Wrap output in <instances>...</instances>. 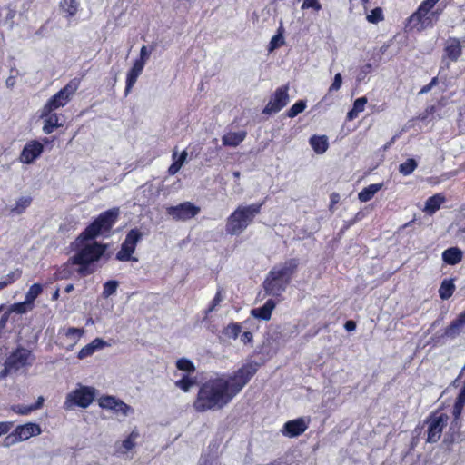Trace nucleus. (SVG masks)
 I'll return each mask as SVG.
<instances>
[{"instance_id": "nucleus-1", "label": "nucleus", "mask_w": 465, "mask_h": 465, "mask_svg": "<svg viewBox=\"0 0 465 465\" xmlns=\"http://www.w3.org/2000/svg\"><path fill=\"white\" fill-rule=\"evenodd\" d=\"M260 364L256 361L244 363L232 375L224 378L218 376L203 382L193 401L197 413L223 410L256 374Z\"/></svg>"}, {"instance_id": "nucleus-2", "label": "nucleus", "mask_w": 465, "mask_h": 465, "mask_svg": "<svg viewBox=\"0 0 465 465\" xmlns=\"http://www.w3.org/2000/svg\"><path fill=\"white\" fill-rule=\"evenodd\" d=\"M299 264V259L291 258L283 263L273 266L262 283L265 295L272 296L280 301L296 274Z\"/></svg>"}, {"instance_id": "nucleus-3", "label": "nucleus", "mask_w": 465, "mask_h": 465, "mask_svg": "<svg viewBox=\"0 0 465 465\" xmlns=\"http://www.w3.org/2000/svg\"><path fill=\"white\" fill-rule=\"evenodd\" d=\"M265 201L238 206L227 218L225 231L230 235L241 234L259 214Z\"/></svg>"}, {"instance_id": "nucleus-4", "label": "nucleus", "mask_w": 465, "mask_h": 465, "mask_svg": "<svg viewBox=\"0 0 465 465\" xmlns=\"http://www.w3.org/2000/svg\"><path fill=\"white\" fill-rule=\"evenodd\" d=\"M119 209L112 208L101 213L86 228L77 236L78 244L95 239L103 233L109 232L118 220Z\"/></svg>"}, {"instance_id": "nucleus-5", "label": "nucleus", "mask_w": 465, "mask_h": 465, "mask_svg": "<svg viewBox=\"0 0 465 465\" xmlns=\"http://www.w3.org/2000/svg\"><path fill=\"white\" fill-rule=\"evenodd\" d=\"M441 14V11L437 9L432 11L422 2L420 4L415 12H413L404 23V31L410 32H422L427 28H432Z\"/></svg>"}, {"instance_id": "nucleus-6", "label": "nucleus", "mask_w": 465, "mask_h": 465, "mask_svg": "<svg viewBox=\"0 0 465 465\" xmlns=\"http://www.w3.org/2000/svg\"><path fill=\"white\" fill-rule=\"evenodd\" d=\"M84 242L77 244L79 247L76 252L68 260L70 264H84L98 262L104 255L106 246L98 242H93L83 245Z\"/></svg>"}, {"instance_id": "nucleus-7", "label": "nucleus", "mask_w": 465, "mask_h": 465, "mask_svg": "<svg viewBox=\"0 0 465 465\" xmlns=\"http://www.w3.org/2000/svg\"><path fill=\"white\" fill-rule=\"evenodd\" d=\"M449 421V416L436 410L430 412L424 420V424L427 426L426 442L436 443L442 435L443 430L446 428Z\"/></svg>"}, {"instance_id": "nucleus-8", "label": "nucleus", "mask_w": 465, "mask_h": 465, "mask_svg": "<svg viewBox=\"0 0 465 465\" xmlns=\"http://www.w3.org/2000/svg\"><path fill=\"white\" fill-rule=\"evenodd\" d=\"M80 82L79 78H73L56 94L52 95L44 104L46 111L49 113L50 111H56L57 109L65 106L78 90Z\"/></svg>"}, {"instance_id": "nucleus-9", "label": "nucleus", "mask_w": 465, "mask_h": 465, "mask_svg": "<svg viewBox=\"0 0 465 465\" xmlns=\"http://www.w3.org/2000/svg\"><path fill=\"white\" fill-rule=\"evenodd\" d=\"M95 398V389L89 386H81L66 395L64 402L65 410H71L77 406L83 409L87 408Z\"/></svg>"}, {"instance_id": "nucleus-10", "label": "nucleus", "mask_w": 465, "mask_h": 465, "mask_svg": "<svg viewBox=\"0 0 465 465\" xmlns=\"http://www.w3.org/2000/svg\"><path fill=\"white\" fill-rule=\"evenodd\" d=\"M143 233L137 228L131 229L121 245V249L116 253V259L121 262H137V258L133 254L135 251L137 243L142 240Z\"/></svg>"}, {"instance_id": "nucleus-11", "label": "nucleus", "mask_w": 465, "mask_h": 465, "mask_svg": "<svg viewBox=\"0 0 465 465\" xmlns=\"http://www.w3.org/2000/svg\"><path fill=\"white\" fill-rule=\"evenodd\" d=\"M289 89V84L278 87L272 94L269 102L262 110V114L272 115L284 108L290 100Z\"/></svg>"}, {"instance_id": "nucleus-12", "label": "nucleus", "mask_w": 465, "mask_h": 465, "mask_svg": "<svg viewBox=\"0 0 465 465\" xmlns=\"http://www.w3.org/2000/svg\"><path fill=\"white\" fill-rule=\"evenodd\" d=\"M201 209L191 202L166 208V213L175 221H188L199 214Z\"/></svg>"}, {"instance_id": "nucleus-13", "label": "nucleus", "mask_w": 465, "mask_h": 465, "mask_svg": "<svg viewBox=\"0 0 465 465\" xmlns=\"http://www.w3.org/2000/svg\"><path fill=\"white\" fill-rule=\"evenodd\" d=\"M44 152V145L38 140H30L22 149L19 161L25 164L33 163Z\"/></svg>"}, {"instance_id": "nucleus-14", "label": "nucleus", "mask_w": 465, "mask_h": 465, "mask_svg": "<svg viewBox=\"0 0 465 465\" xmlns=\"http://www.w3.org/2000/svg\"><path fill=\"white\" fill-rule=\"evenodd\" d=\"M62 114H57L55 111H46L45 107H42L40 110L39 117L43 119V132L45 134H50L59 127L63 126V123L60 122Z\"/></svg>"}, {"instance_id": "nucleus-15", "label": "nucleus", "mask_w": 465, "mask_h": 465, "mask_svg": "<svg viewBox=\"0 0 465 465\" xmlns=\"http://www.w3.org/2000/svg\"><path fill=\"white\" fill-rule=\"evenodd\" d=\"M98 404L102 409L113 410L115 412H121L124 416L132 411L131 406L114 396H102L98 400Z\"/></svg>"}, {"instance_id": "nucleus-16", "label": "nucleus", "mask_w": 465, "mask_h": 465, "mask_svg": "<svg viewBox=\"0 0 465 465\" xmlns=\"http://www.w3.org/2000/svg\"><path fill=\"white\" fill-rule=\"evenodd\" d=\"M309 427V421L304 418H297L284 423L282 432L289 438H295L302 435Z\"/></svg>"}, {"instance_id": "nucleus-17", "label": "nucleus", "mask_w": 465, "mask_h": 465, "mask_svg": "<svg viewBox=\"0 0 465 465\" xmlns=\"http://www.w3.org/2000/svg\"><path fill=\"white\" fill-rule=\"evenodd\" d=\"M31 355V351L25 348H17L14 351L9 357L5 360L8 368H13L15 371L26 366L28 364V359Z\"/></svg>"}, {"instance_id": "nucleus-18", "label": "nucleus", "mask_w": 465, "mask_h": 465, "mask_svg": "<svg viewBox=\"0 0 465 465\" xmlns=\"http://www.w3.org/2000/svg\"><path fill=\"white\" fill-rule=\"evenodd\" d=\"M462 55V45L457 37H449L443 48V59L457 62Z\"/></svg>"}, {"instance_id": "nucleus-19", "label": "nucleus", "mask_w": 465, "mask_h": 465, "mask_svg": "<svg viewBox=\"0 0 465 465\" xmlns=\"http://www.w3.org/2000/svg\"><path fill=\"white\" fill-rule=\"evenodd\" d=\"M465 328V310L458 314V316L450 322L444 329L441 338L454 339L459 336Z\"/></svg>"}, {"instance_id": "nucleus-20", "label": "nucleus", "mask_w": 465, "mask_h": 465, "mask_svg": "<svg viewBox=\"0 0 465 465\" xmlns=\"http://www.w3.org/2000/svg\"><path fill=\"white\" fill-rule=\"evenodd\" d=\"M42 433V429L39 424L34 422H27L23 425H18L14 430V435H17L20 441L26 440L33 436H38Z\"/></svg>"}, {"instance_id": "nucleus-21", "label": "nucleus", "mask_w": 465, "mask_h": 465, "mask_svg": "<svg viewBox=\"0 0 465 465\" xmlns=\"http://www.w3.org/2000/svg\"><path fill=\"white\" fill-rule=\"evenodd\" d=\"M465 407V395L459 392L453 408H452V421L450 423V430L457 429L460 430L462 426L461 415Z\"/></svg>"}, {"instance_id": "nucleus-22", "label": "nucleus", "mask_w": 465, "mask_h": 465, "mask_svg": "<svg viewBox=\"0 0 465 465\" xmlns=\"http://www.w3.org/2000/svg\"><path fill=\"white\" fill-rule=\"evenodd\" d=\"M16 15V5L13 3L0 5V26L12 29L15 25V17Z\"/></svg>"}, {"instance_id": "nucleus-23", "label": "nucleus", "mask_w": 465, "mask_h": 465, "mask_svg": "<svg viewBox=\"0 0 465 465\" xmlns=\"http://www.w3.org/2000/svg\"><path fill=\"white\" fill-rule=\"evenodd\" d=\"M276 304L277 302L275 300L268 299L262 307L252 309L251 314L256 319L269 321Z\"/></svg>"}, {"instance_id": "nucleus-24", "label": "nucleus", "mask_w": 465, "mask_h": 465, "mask_svg": "<svg viewBox=\"0 0 465 465\" xmlns=\"http://www.w3.org/2000/svg\"><path fill=\"white\" fill-rule=\"evenodd\" d=\"M143 66L142 65V63H134L133 64V66L131 69L127 72L126 75V85L124 89V95L127 96L128 94L131 92L132 88L135 84L138 77L141 75V74L143 71Z\"/></svg>"}, {"instance_id": "nucleus-25", "label": "nucleus", "mask_w": 465, "mask_h": 465, "mask_svg": "<svg viewBox=\"0 0 465 465\" xmlns=\"http://www.w3.org/2000/svg\"><path fill=\"white\" fill-rule=\"evenodd\" d=\"M441 258L444 263L454 266L463 259V252L459 247H450L443 251Z\"/></svg>"}, {"instance_id": "nucleus-26", "label": "nucleus", "mask_w": 465, "mask_h": 465, "mask_svg": "<svg viewBox=\"0 0 465 465\" xmlns=\"http://www.w3.org/2000/svg\"><path fill=\"white\" fill-rule=\"evenodd\" d=\"M309 143L317 154L324 153L329 148L328 137L326 135H312Z\"/></svg>"}, {"instance_id": "nucleus-27", "label": "nucleus", "mask_w": 465, "mask_h": 465, "mask_svg": "<svg viewBox=\"0 0 465 465\" xmlns=\"http://www.w3.org/2000/svg\"><path fill=\"white\" fill-rule=\"evenodd\" d=\"M445 201L446 198L442 193H436L426 200L424 211L429 214H433Z\"/></svg>"}, {"instance_id": "nucleus-28", "label": "nucleus", "mask_w": 465, "mask_h": 465, "mask_svg": "<svg viewBox=\"0 0 465 465\" xmlns=\"http://www.w3.org/2000/svg\"><path fill=\"white\" fill-rule=\"evenodd\" d=\"M245 131L230 132L224 134L222 138L224 146H238L246 137Z\"/></svg>"}, {"instance_id": "nucleus-29", "label": "nucleus", "mask_w": 465, "mask_h": 465, "mask_svg": "<svg viewBox=\"0 0 465 465\" xmlns=\"http://www.w3.org/2000/svg\"><path fill=\"white\" fill-rule=\"evenodd\" d=\"M383 183H371L368 185L367 187L363 188L359 193H358V199L361 203H366L370 200H371L374 195L382 188Z\"/></svg>"}, {"instance_id": "nucleus-30", "label": "nucleus", "mask_w": 465, "mask_h": 465, "mask_svg": "<svg viewBox=\"0 0 465 465\" xmlns=\"http://www.w3.org/2000/svg\"><path fill=\"white\" fill-rule=\"evenodd\" d=\"M454 281H455L454 278H450V279H444L441 282L440 286L439 288V295H440V299L448 300L453 295V293L456 290Z\"/></svg>"}, {"instance_id": "nucleus-31", "label": "nucleus", "mask_w": 465, "mask_h": 465, "mask_svg": "<svg viewBox=\"0 0 465 465\" xmlns=\"http://www.w3.org/2000/svg\"><path fill=\"white\" fill-rule=\"evenodd\" d=\"M80 4L77 0H62L60 2V8L64 12L66 18L74 16L79 10Z\"/></svg>"}, {"instance_id": "nucleus-32", "label": "nucleus", "mask_w": 465, "mask_h": 465, "mask_svg": "<svg viewBox=\"0 0 465 465\" xmlns=\"http://www.w3.org/2000/svg\"><path fill=\"white\" fill-rule=\"evenodd\" d=\"M195 384L196 377L189 374H184L180 380L174 381L175 387L179 388L183 392H188Z\"/></svg>"}, {"instance_id": "nucleus-33", "label": "nucleus", "mask_w": 465, "mask_h": 465, "mask_svg": "<svg viewBox=\"0 0 465 465\" xmlns=\"http://www.w3.org/2000/svg\"><path fill=\"white\" fill-rule=\"evenodd\" d=\"M32 197L30 196H25L19 198L15 206L11 208L10 213H15V214H21L25 212V210L31 205L32 203Z\"/></svg>"}, {"instance_id": "nucleus-34", "label": "nucleus", "mask_w": 465, "mask_h": 465, "mask_svg": "<svg viewBox=\"0 0 465 465\" xmlns=\"http://www.w3.org/2000/svg\"><path fill=\"white\" fill-rule=\"evenodd\" d=\"M242 331V326L239 322H231L223 330V334L230 339L236 340Z\"/></svg>"}, {"instance_id": "nucleus-35", "label": "nucleus", "mask_w": 465, "mask_h": 465, "mask_svg": "<svg viewBox=\"0 0 465 465\" xmlns=\"http://www.w3.org/2000/svg\"><path fill=\"white\" fill-rule=\"evenodd\" d=\"M32 308L33 306L29 302H26V301L25 300L24 302L11 304L6 311L7 312H9L10 315L13 312L24 314L26 313L28 311L32 310Z\"/></svg>"}, {"instance_id": "nucleus-36", "label": "nucleus", "mask_w": 465, "mask_h": 465, "mask_svg": "<svg viewBox=\"0 0 465 465\" xmlns=\"http://www.w3.org/2000/svg\"><path fill=\"white\" fill-rule=\"evenodd\" d=\"M22 270L17 268L13 272H9L6 276H5L4 280L0 281V290L7 287L8 285L14 283L22 276Z\"/></svg>"}, {"instance_id": "nucleus-37", "label": "nucleus", "mask_w": 465, "mask_h": 465, "mask_svg": "<svg viewBox=\"0 0 465 465\" xmlns=\"http://www.w3.org/2000/svg\"><path fill=\"white\" fill-rule=\"evenodd\" d=\"M43 286L40 283H34L30 286L28 292L25 294V301L34 306V302L42 293Z\"/></svg>"}, {"instance_id": "nucleus-38", "label": "nucleus", "mask_w": 465, "mask_h": 465, "mask_svg": "<svg viewBox=\"0 0 465 465\" xmlns=\"http://www.w3.org/2000/svg\"><path fill=\"white\" fill-rule=\"evenodd\" d=\"M418 163L413 158L407 159L404 163L399 165V172L404 175L411 174L414 170L417 168Z\"/></svg>"}, {"instance_id": "nucleus-39", "label": "nucleus", "mask_w": 465, "mask_h": 465, "mask_svg": "<svg viewBox=\"0 0 465 465\" xmlns=\"http://www.w3.org/2000/svg\"><path fill=\"white\" fill-rule=\"evenodd\" d=\"M95 342L104 344V341L102 339H99V338L94 339L91 343L85 345L79 351L78 358L84 359V358H86V357L92 355L95 351V350L98 348V346L94 345Z\"/></svg>"}, {"instance_id": "nucleus-40", "label": "nucleus", "mask_w": 465, "mask_h": 465, "mask_svg": "<svg viewBox=\"0 0 465 465\" xmlns=\"http://www.w3.org/2000/svg\"><path fill=\"white\" fill-rule=\"evenodd\" d=\"M306 109V101L298 100L292 107L286 111V115L289 118H294L299 114L302 113Z\"/></svg>"}, {"instance_id": "nucleus-41", "label": "nucleus", "mask_w": 465, "mask_h": 465, "mask_svg": "<svg viewBox=\"0 0 465 465\" xmlns=\"http://www.w3.org/2000/svg\"><path fill=\"white\" fill-rule=\"evenodd\" d=\"M176 367L178 370L186 371L187 374L192 375L195 372L194 364L186 358H181L176 361Z\"/></svg>"}, {"instance_id": "nucleus-42", "label": "nucleus", "mask_w": 465, "mask_h": 465, "mask_svg": "<svg viewBox=\"0 0 465 465\" xmlns=\"http://www.w3.org/2000/svg\"><path fill=\"white\" fill-rule=\"evenodd\" d=\"M186 157V151H183L180 156L176 160H174L173 163L168 168V173L170 175H174L175 173H177L181 167L183 166V164L184 163Z\"/></svg>"}, {"instance_id": "nucleus-43", "label": "nucleus", "mask_w": 465, "mask_h": 465, "mask_svg": "<svg viewBox=\"0 0 465 465\" xmlns=\"http://www.w3.org/2000/svg\"><path fill=\"white\" fill-rule=\"evenodd\" d=\"M223 289L222 288H219L214 295V297L213 298V300L210 302L208 307L205 309L204 311V313H205V316H207L208 314H210L211 312H213L217 306L220 305L221 302L223 301Z\"/></svg>"}, {"instance_id": "nucleus-44", "label": "nucleus", "mask_w": 465, "mask_h": 465, "mask_svg": "<svg viewBox=\"0 0 465 465\" xmlns=\"http://www.w3.org/2000/svg\"><path fill=\"white\" fill-rule=\"evenodd\" d=\"M366 19L369 23L378 24L384 20L383 10L381 7H375L367 15Z\"/></svg>"}, {"instance_id": "nucleus-45", "label": "nucleus", "mask_w": 465, "mask_h": 465, "mask_svg": "<svg viewBox=\"0 0 465 465\" xmlns=\"http://www.w3.org/2000/svg\"><path fill=\"white\" fill-rule=\"evenodd\" d=\"M459 435H460V430H458L457 429L450 430V428L449 431L444 436L443 444L448 449H450L454 444V442L456 441Z\"/></svg>"}, {"instance_id": "nucleus-46", "label": "nucleus", "mask_w": 465, "mask_h": 465, "mask_svg": "<svg viewBox=\"0 0 465 465\" xmlns=\"http://www.w3.org/2000/svg\"><path fill=\"white\" fill-rule=\"evenodd\" d=\"M117 287H118V282L117 281H114V280L107 281L104 284L103 296L107 298V297L113 295L116 292Z\"/></svg>"}, {"instance_id": "nucleus-47", "label": "nucleus", "mask_w": 465, "mask_h": 465, "mask_svg": "<svg viewBox=\"0 0 465 465\" xmlns=\"http://www.w3.org/2000/svg\"><path fill=\"white\" fill-rule=\"evenodd\" d=\"M139 434L137 431L133 430L126 439L122 442V447L126 450H131L134 446V440L138 438Z\"/></svg>"}, {"instance_id": "nucleus-48", "label": "nucleus", "mask_w": 465, "mask_h": 465, "mask_svg": "<svg viewBox=\"0 0 465 465\" xmlns=\"http://www.w3.org/2000/svg\"><path fill=\"white\" fill-rule=\"evenodd\" d=\"M284 45V38L281 31L277 35H273L269 43V51H273Z\"/></svg>"}, {"instance_id": "nucleus-49", "label": "nucleus", "mask_w": 465, "mask_h": 465, "mask_svg": "<svg viewBox=\"0 0 465 465\" xmlns=\"http://www.w3.org/2000/svg\"><path fill=\"white\" fill-rule=\"evenodd\" d=\"M79 268L77 269V273L81 277H85L93 274L96 268L93 263H84V264H77Z\"/></svg>"}, {"instance_id": "nucleus-50", "label": "nucleus", "mask_w": 465, "mask_h": 465, "mask_svg": "<svg viewBox=\"0 0 465 465\" xmlns=\"http://www.w3.org/2000/svg\"><path fill=\"white\" fill-rule=\"evenodd\" d=\"M11 410L15 413L19 414V415H28L32 411H34V408H33L32 404L31 405H21V404L12 405Z\"/></svg>"}, {"instance_id": "nucleus-51", "label": "nucleus", "mask_w": 465, "mask_h": 465, "mask_svg": "<svg viewBox=\"0 0 465 465\" xmlns=\"http://www.w3.org/2000/svg\"><path fill=\"white\" fill-rule=\"evenodd\" d=\"M153 51V48L148 49L147 46L143 45L140 50V55L139 58H137L134 63H142V65L144 67L146 61L149 59L150 54Z\"/></svg>"}, {"instance_id": "nucleus-52", "label": "nucleus", "mask_w": 465, "mask_h": 465, "mask_svg": "<svg viewBox=\"0 0 465 465\" xmlns=\"http://www.w3.org/2000/svg\"><path fill=\"white\" fill-rule=\"evenodd\" d=\"M342 84V76L340 73H337L334 76L333 82L328 89V93L331 94L332 92L338 91Z\"/></svg>"}, {"instance_id": "nucleus-53", "label": "nucleus", "mask_w": 465, "mask_h": 465, "mask_svg": "<svg viewBox=\"0 0 465 465\" xmlns=\"http://www.w3.org/2000/svg\"><path fill=\"white\" fill-rule=\"evenodd\" d=\"M84 334V329L70 327L66 330L65 335L79 340Z\"/></svg>"}, {"instance_id": "nucleus-54", "label": "nucleus", "mask_w": 465, "mask_h": 465, "mask_svg": "<svg viewBox=\"0 0 465 465\" xmlns=\"http://www.w3.org/2000/svg\"><path fill=\"white\" fill-rule=\"evenodd\" d=\"M312 8L315 11H319L322 9V5L319 2V0H303V3L302 5V9H309Z\"/></svg>"}, {"instance_id": "nucleus-55", "label": "nucleus", "mask_w": 465, "mask_h": 465, "mask_svg": "<svg viewBox=\"0 0 465 465\" xmlns=\"http://www.w3.org/2000/svg\"><path fill=\"white\" fill-rule=\"evenodd\" d=\"M366 104H367L366 97L357 98L353 103V108L355 111H358L359 113H361L364 110Z\"/></svg>"}, {"instance_id": "nucleus-56", "label": "nucleus", "mask_w": 465, "mask_h": 465, "mask_svg": "<svg viewBox=\"0 0 465 465\" xmlns=\"http://www.w3.org/2000/svg\"><path fill=\"white\" fill-rule=\"evenodd\" d=\"M19 441L20 440H18L17 435H14V430H13L9 435H7L5 438L3 445L5 447H9L16 442H19Z\"/></svg>"}, {"instance_id": "nucleus-57", "label": "nucleus", "mask_w": 465, "mask_h": 465, "mask_svg": "<svg viewBox=\"0 0 465 465\" xmlns=\"http://www.w3.org/2000/svg\"><path fill=\"white\" fill-rule=\"evenodd\" d=\"M13 426H14V422H12V421H1L0 422V436L8 433Z\"/></svg>"}, {"instance_id": "nucleus-58", "label": "nucleus", "mask_w": 465, "mask_h": 465, "mask_svg": "<svg viewBox=\"0 0 465 465\" xmlns=\"http://www.w3.org/2000/svg\"><path fill=\"white\" fill-rule=\"evenodd\" d=\"M437 84H438V78L433 77L428 84L421 87L419 94H426V93L430 92L432 89V87L435 86Z\"/></svg>"}, {"instance_id": "nucleus-59", "label": "nucleus", "mask_w": 465, "mask_h": 465, "mask_svg": "<svg viewBox=\"0 0 465 465\" xmlns=\"http://www.w3.org/2000/svg\"><path fill=\"white\" fill-rule=\"evenodd\" d=\"M252 340H253V335L251 331H244L242 335H241V341L244 343V344H247V343H252Z\"/></svg>"}, {"instance_id": "nucleus-60", "label": "nucleus", "mask_w": 465, "mask_h": 465, "mask_svg": "<svg viewBox=\"0 0 465 465\" xmlns=\"http://www.w3.org/2000/svg\"><path fill=\"white\" fill-rule=\"evenodd\" d=\"M344 328L347 331H352L356 329V322L352 320H349L345 322Z\"/></svg>"}, {"instance_id": "nucleus-61", "label": "nucleus", "mask_w": 465, "mask_h": 465, "mask_svg": "<svg viewBox=\"0 0 465 465\" xmlns=\"http://www.w3.org/2000/svg\"><path fill=\"white\" fill-rule=\"evenodd\" d=\"M358 114H359V112L358 111H355L354 108L352 107L348 113H347V115H346V120L347 121H351L353 119H355L356 117H358Z\"/></svg>"}, {"instance_id": "nucleus-62", "label": "nucleus", "mask_w": 465, "mask_h": 465, "mask_svg": "<svg viewBox=\"0 0 465 465\" xmlns=\"http://www.w3.org/2000/svg\"><path fill=\"white\" fill-rule=\"evenodd\" d=\"M330 200H331V205H330V208H332L333 205H335L336 203H338L339 200H340V194L338 193H332L330 196Z\"/></svg>"}, {"instance_id": "nucleus-63", "label": "nucleus", "mask_w": 465, "mask_h": 465, "mask_svg": "<svg viewBox=\"0 0 465 465\" xmlns=\"http://www.w3.org/2000/svg\"><path fill=\"white\" fill-rule=\"evenodd\" d=\"M12 371H15V370H13V368H8L7 362L5 361L4 369L2 370V371L0 373L1 377H5L7 374H9Z\"/></svg>"}, {"instance_id": "nucleus-64", "label": "nucleus", "mask_w": 465, "mask_h": 465, "mask_svg": "<svg viewBox=\"0 0 465 465\" xmlns=\"http://www.w3.org/2000/svg\"><path fill=\"white\" fill-rule=\"evenodd\" d=\"M43 403H44V398L43 397H39L37 399L36 402L32 404V406L34 408V411H35L37 409H40L43 406Z\"/></svg>"}]
</instances>
